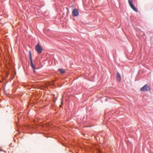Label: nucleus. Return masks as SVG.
<instances>
[{"instance_id":"5","label":"nucleus","mask_w":153,"mask_h":153,"mask_svg":"<svg viewBox=\"0 0 153 153\" xmlns=\"http://www.w3.org/2000/svg\"><path fill=\"white\" fill-rule=\"evenodd\" d=\"M117 78L118 81L120 82L121 80V76L119 73L117 72Z\"/></svg>"},{"instance_id":"3","label":"nucleus","mask_w":153,"mask_h":153,"mask_svg":"<svg viewBox=\"0 0 153 153\" xmlns=\"http://www.w3.org/2000/svg\"><path fill=\"white\" fill-rule=\"evenodd\" d=\"M151 89L150 87L148 85L146 84L140 88L142 91H150Z\"/></svg>"},{"instance_id":"6","label":"nucleus","mask_w":153,"mask_h":153,"mask_svg":"<svg viewBox=\"0 0 153 153\" xmlns=\"http://www.w3.org/2000/svg\"><path fill=\"white\" fill-rule=\"evenodd\" d=\"M36 49L37 53L39 54L41 53L43 51L42 48H36Z\"/></svg>"},{"instance_id":"1","label":"nucleus","mask_w":153,"mask_h":153,"mask_svg":"<svg viewBox=\"0 0 153 153\" xmlns=\"http://www.w3.org/2000/svg\"><path fill=\"white\" fill-rule=\"evenodd\" d=\"M29 54L30 59V65L31 68L33 69V71L34 73L36 72L35 70V67L34 65L33 64L32 58V56L31 52L30 51H29Z\"/></svg>"},{"instance_id":"2","label":"nucleus","mask_w":153,"mask_h":153,"mask_svg":"<svg viewBox=\"0 0 153 153\" xmlns=\"http://www.w3.org/2000/svg\"><path fill=\"white\" fill-rule=\"evenodd\" d=\"M128 2L130 6L135 11L137 12V10L134 7V5L133 4L132 0H128Z\"/></svg>"},{"instance_id":"8","label":"nucleus","mask_w":153,"mask_h":153,"mask_svg":"<svg viewBox=\"0 0 153 153\" xmlns=\"http://www.w3.org/2000/svg\"><path fill=\"white\" fill-rule=\"evenodd\" d=\"M35 48H41V46L38 43L37 44V45H36Z\"/></svg>"},{"instance_id":"9","label":"nucleus","mask_w":153,"mask_h":153,"mask_svg":"<svg viewBox=\"0 0 153 153\" xmlns=\"http://www.w3.org/2000/svg\"><path fill=\"white\" fill-rule=\"evenodd\" d=\"M62 103H63V102H62V101H61V104H62Z\"/></svg>"},{"instance_id":"4","label":"nucleus","mask_w":153,"mask_h":153,"mask_svg":"<svg viewBox=\"0 0 153 153\" xmlns=\"http://www.w3.org/2000/svg\"><path fill=\"white\" fill-rule=\"evenodd\" d=\"M72 15L74 16H78L79 13L77 9H74L72 12Z\"/></svg>"},{"instance_id":"7","label":"nucleus","mask_w":153,"mask_h":153,"mask_svg":"<svg viewBox=\"0 0 153 153\" xmlns=\"http://www.w3.org/2000/svg\"><path fill=\"white\" fill-rule=\"evenodd\" d=\"M58 70L61 74H63L65 72V70L62 69H59Z\"/></svg>"},{"instance_id":"10","label":"nucleus","mask_w":153,"mask_h":153,"mask_svg":"<svg viewBox=\"0 0 153 153\" xmlns=\"http://www.w3.org/2000/svg\"><path fill=\"white\" fill-rule=\"evenodd\" d=\"M60 107H62V106H61V105H60Z\"/></svg>"}]
</instances>
